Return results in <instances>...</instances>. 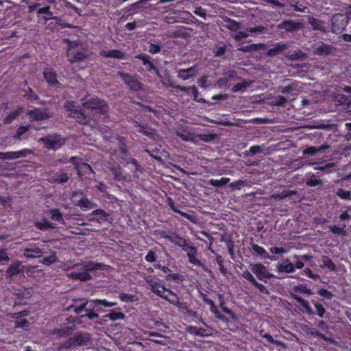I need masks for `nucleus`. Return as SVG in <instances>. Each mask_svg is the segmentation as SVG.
<instances>
[{
    "mask_svg": "<svg viewBox=\"0 0 351 351\" xmlns=\"http://www.w3.org/2000/svg\"><path fill=\"white\" fill-rule=\"evenodd\" d=\"M36 226L38 229L41 230H45L49 228H54V227L52 226L51 223L47 220H43V221L37 222L36 223Z\"/></svg>",
    "mask_w": 351,
    "mask_h": 351,
    "instance_id": "nucleus-42",
    "label": "nucleus"
},
{
    "mask_svg": "<svg viewBox=\"0 0 351 351\" xmlns=\"http://www.w3.org/2000/svg\"><path fill=\"white\" fill-rule=\"evenodd\" d=\"M287 101V99L282 96H278L273 101V104L275 106H282Z\"/></svg>",
    "mask_w": 351,
    "mask_h": 351,
    "instance_id": "nucleus-53",
    "label": "nucleus"
},
{
    "mask_svg": "<svg viewBox=\"0 0 351 351\" xmlns=\"http://www.w3.org/2000/svg\"><path fill=\"white\" fill-rule=\"evenodd\" d=\"M152 291L158 295L162 297V298L169 302H171L170 300H169L167 295H165L164 293L165 292H168L169 293L173 295V293L171 290L166 289L163 285H162L160 283L158 282L156 284V285L153 287Z\"/></svg>",
    "mask_w": 351,
    "mask_h": 351,
    "instance_id": "nucleus-16",
    "label": "nucleus"
},
{
    "mask_svg": "<svg viewBox=\"0 0 351 351\" xmlns=\"http://www.w3.org/2000/svg\"><path fill=\"white\" fill-rule=\"evenodd\" d=\"M289 47V45L287 43H276L274 47L269 49L267 51L266 55L269 57H274L282 53Z\"/></svg>",
    "mask_w": 351,
    "mask_h": 351,
    "instance_id": "nucleus-13",
    "label": "nucleus"
},
{
    "mask_svg": "<svg viewBox=\"0 0 351 351\" xmlns=\"http://www.w3.org/2000/svg\"><path fill=\"white\" fill-rule=\"evenodd\" d=\"M51 219L56 221H64L62 214L57 210H51Z\"/></svg>",
    "mask_w": 351,
    "mask_h": 351,
    "instance_id": "nucleus-57",
    "label": "nucleus"
},
{
    "mask_svg": "<svg viewBox=\"0 0 351 351\" xmlns=\"http://www.w3.org/2000/svg\"><path fill=\"white\" fill-rule=\"evenodd\" d=\"M111 171H112V174L114 176V178L117 180H125V178L123 176L121 169H117L115 167L111 168Z\"/></svg>",
    "mask_w": 351,
    "mask_h": 351,
    "instance_id": "nucleus-51",
    "label": "nucleus"
},
{
    "mask_svg": "<svg viewBox=\"0 0 351 351\" xmlns=\"http://www.w3.org/2000/svg\"><path fill=\"white\" fill-rule=\"evenodd\" d=\"M65 108L69 112V114L73 117L74 114V112L77 110L76 106L73 101H66L64 104Z\"/></svg>",
    "mask_w": 351,
    "mask_h": 351,
    "instance_id": "nucleus-47",
    "label": "nucleus"
},
{
    "mask_svg": "<svg viewBox=\"0 0 351 351\" xmlns=\"http://www.w3.org/2000/svg\"><path fill=\"white\" fill-rule=\"evenodd\" d=\"M21 263L20 261H16L8 268L6 273L10 278L23 271V269L21 268Z\"/></svg>",
    "mask_w": 351,
    "mask_h": 351,
    "instance_id": "nucleus-20",
    "label": "nucleus"
},
{
    "mask_svg": "<svg viewBox=\"0 0 351 351\" xmlns=\"http://www.w3.org/2000/svg\"><path fill=\"white\" fill-rule=\"evenodd\" d=\"M72 338L75 348L89 346L93 341L92 335L88 332H77Z\"/></svg>",
    "mask_w": 351,
    "mask_h": 351,
    "instance_id": "nucleus-6",
    "label": "nucleus"
},
{
    "mask_svg": "<svg viewBox=\"0 0 351 351\" xmlns=\"http://www.w3.org/2000/svg\"><path fill=\"white\" fill-rule=\"evenodd\" d=\"M69 180V175L61 170L50 178V182L53 183L64 184Z\"/></svg>",
    "mask_w": 351,
    "mask_h": 351,
    "instance_id": "nucleus-15",
    "label": "nucleus"
},
{
    "mask_svg": "<svg viewBox=\"0 0 351 351\" xmlns=\"http://www.w3.org/2000/svg\"><path fill=\"white\" fill-rule=\"evenodd\" d=\"M136 125H138L140 128V129L138 130V132L142 133L143 134L147 136H149L152 138L154 137L156 133L153 129L141 125L138 123H136Z\"/></svg>",
    "mask_w": 351,
    "mask_h": 351,
    "instance_id": "nucleus-34",
    "label": "nucleus"
},
{
    "mask_svg": "<svg viewBox=\"0 0 351 351\" xmlns=\"http://www.w3.org/2000/svg\"><path fill=\"white\" fill-rule=\"evenodd\" d=\"M167 203H168V205L171 207V208L175 213L180 214L181 215H182L183 217H184L185 218H186L187 219L190 220L192 222L194 221L193 217L192 215H189L187 213H183V212L178 210L176 208H175V206H174V202H173V200L171 198H170V197L168 198Z\"/></svg>",
    "mask_w": 351,
    "mask_h": 351,
    "instance_id": "nucleus-28",
    "label": "nucleus"
},
{
    "mask_svg": "<svg viewBox=\"0 0 351 351\" xmlns=\"http://www.w3.org/2000/svg\"><path fill=\"white\" fill-rule=\"evenodd\" d=\"M278 271L291 273L294 271V266L292 263H289V260L287 259L283 264H279L277 265Z\"/></svg>",
    "mask_w": 351,
    "mask_h": 351,
    "instance_id": "nucleus-24",
    "label": "nucleus"
},
{
    "mask_svg": "<svg viewBox=\"0 0 351 351\" xmlns=\"http://www.w3.org/2000/svg\"><path fill=\"white\" fill-rule=\"evenodd\" d=\"M230 178H222L219 180L211 179L209 180V184L214 186L221 187L228 184Z\"/></svg>",
    "mask_w": 351,
    "mask_h": 351,
    "instance_id": "nucleus-35",
    "label": "nucleus"
},
{
    "mask_svg": "<svg viewBox=\"0 0 351 351\" xmlns=\"http://www.w3.org/2000/svg\"><path fill=\"white\" fill-rule=\"evenodd\" d=\"M29 126H21L18 128L16 134L14 136L16 139H21V136L25 134L29 129Z\"/></svg>",
    "mask_w": 351,
    "mask_h": 351,
    "instance_id": "nucleus-54",
    "label": "nucleus"
},
{
    "mask_svg": "<svg viewBox=\"0 0 351 351\" xmlns=\"http://www.w3.org/2000/svg\"><path fill=\"white\" fill-rule=\"evenodd\" d=\"M160 235L162 237L169 240L172 243H175L176 245H178L179 247H183L187 243L186 241L184 238H182V237H179L177 234L168 235V234H165V232H162L160 234Z\"/></svg>",
    "mask_w": 351,
    "mask_h": 351,
    "instance_id": "nucleus-17",
    "label": "nucleus"
},
{
    "mask_svg": "<svg viewBox=\"0 0 351 351\" xmlns=\"http://www.w3.org/2000/svg\"><path fill=\"white\" fill-rule=\"evenodd\" d=\"M297 194L296 191H292V190H284L280 194H274L271 195V198L276 199H282L285 197H291L293 195H295Z\"/></svg>",
    "mask_w": 351,
    "mask_h": 351,
    "instance_id": "nucleus-29",
    "label": "nucleus"
},
{
    "mask_svg": "<svg viewBox=\"0 0 351 351\" xmlns=\"http://www.w3.org/2000/svg\"><path fill=\"white\" fill-rule=\"evenodd\" d=\"M71 348H75L72 337H71L64 342L60 343L58 347V350L64 351V350H68Z\"/></svg>",
    "mask_w": 351,
    "mask_h": 351,
    "instance_id": "nucleus-33",
    "label": "nucleus"
},
{
    "mask_svg": "<svg viewBox=\"0 0 351 351\" xmlns=\"http://www.w3.org/2000/svg\"><path fill=\"white\" fill-rule=\"evenodd\" d=\"M103 267V264L96 263L94 262H88L84 265V269L85 271H93L94 269H101Z\"/></svg>",
    "mask_w": 351,
    "mask_h": 351,
    "instance_id": "nucleus-39",
    "label": "nucleus"
},
{
    "mask_svg": "<svg viewBox=\"0 0 351 351\" xmlns=\"http://www.w3.org/2000/svg\"><path fill=\"white\" fill-rule=\"evenodd\" d=\"M105 317H109L112 321H115L117 319H123L125 317V315L123 313L112 312L106 315Z\"/></svg>",
    "mask_w": 351,
    "mask_h": 351,
    "instance_id": "nucleus-43",
    "label": "nucleus"
},
{
    "mask_svg": "<svg viewBox=\"0 0 351 351\" xmlns=\"http://www.w3.org/2000/svg\"><path fill=\"white\" fill-rule=\"evenodd\" d=\"M250 268L259 280L269 279L274 277V275L270 274L266 267L261 263L250 264Z\"/></svg>",
    "mask_w": 351,
    "mask_h": 351,
    "instance_id": "nucleus-7",
    "label": "nucleus"
},
{
    "mask_svg": "<svg viewBox=\"0 0 351 351\" xmlns=\"http://www.w3.org/2000/svg\"><path fill=\"white\" fill-rule=\"evenodd\" d=\"M252 84L253 81H243V82L238 83L237 84L234 86L232 88V90L234 93L243 90L245 88L251 86Z\"/></svg>",
    "mask_w": 351,
    "mask_h": 351,
    "instance_id": "nucleus-31",
    "label": "nucleus"
},
{
    "mask_svg": "<svg viewBox=\"0 0 351 351\" xmlns=\"http://www.w3.org/2000/svg\"><path fill=\"white\" fill-rule=\"evenodd\" d=\"M82 169V173H93V170L92 167L87 163H82L81 167Z\"/></svg>",
    "mask_w": 351,
    "mask_h": 351,
    "instance_id": "nucleus-61",
    "label": "nucleus"
},
{
    "mask_svg": "<svg viewBox=\"0 0 351 351\" xmlns=\"http://www.w3.org/2000/svg\"><path fill=\"white\" fill-rule=\"evenodd\" d=\"M328 228L330 230L335 234L340 235L341 237H345L347 234V232L344 228H339L336 226H330Z\"/></svg>",
    "mask_w": 351,
    "mask_h": 351,
    "instance_id": "nucleus-40",
    "label": "nucleus"
},
{
    "mask_svg": "<svg viewBox=\"0 0 351 351\" xmlns=\"http://www.w3.org/2000/svg\"><path fill=\"white\" fill-rule=\"evenodd\" d=\"M52 333L58 337H66L69 336L70 330L68 327L64 328L55 329Z\"/></svg>",
    "mask_w": 351,
    "mask_h": 351,
    "instance_id": "nucleus-38",
    "label": "nucleus"
},
{
    "mask_svg": "<svg viewBox=\"0 0 351 351\" xmlns=\"http://www.w3.org/2000/svg\"><path fill=\"white\" fill-rule=\"evenodd\" d=\"M226 243V247L228 248L229 254L231 255L232 257L234 256V251L233 248L234 246V243L231 239H225L224 240Z\"/></svg>",
    "mask_w": 351,
    "mask_h": 351,
    "instance_id": "nucleus-56",
    "label": "nucleus"
},
{
    "mask_svg": "<svg viewBox=\"0 0 351 351\" xmlns=\"http://www.w3.org/2000/svg\"><path fill=\"white\" fill-rule=\"evenodd\" d=\"M241 276L247 280L249 282H250L252 284L255 282V278L253 276V275L247 270L243 271V273L241 274Z\"/></svg>",
    "mask_w": 351,
    "mask_h": 351,
    "instance_id": "nucleus-58",
    "label": "nucleus"
},
{
    "mask_svg": "<svg viewBox=\"0 0 351 351\" xmlns=\"http://www.w3.org/2000/svg\"><path fill=\"white\" fill-rule=\"evenodd\" d=\"M70 162L75 166L76 169L77 170V174L79 176H82V169L81 165H82V160L79 157L73 156L70 158Z\"/></svg>",
    "mask_w": 351,
    "mask_h": 351,
    "instance_id": "nucleus-37",
    "label": "nucleus"
},
{
    "mask_svg": "<svg viewBox=\"0 0 351 351\" xmlns=\"http://www.w3.org/2000/svg\"><path fill=\"white\" fill-rule=\"evenodd\" d=\"M27 114L32 120L41 121L47 119L53 116L48 109L35 108L29 110Z\"/></svg>",
    "mask_w": 351,
    "mask_h": 351,
    "instance_id": "nucleus-8",
    "label": "nucleus"
},
{
    "mask_svg": "<svg viewBox=\"0 0 351 351\" xmlns=\"http://www.w3.org/2000/svg\"><path fill=\"white\" fill-rule=\"evenodd\" d=\"M332 32L335 34H340L346 27L348 19L342 14H335L332 19Z\"/></svg>",
    "mask_w": 351,
    "mask_h": 351,
    "instance_id": "nucleus-4",
    "label": "nucleus"
},
{
    "mask_svg": "<svg viewBox=\"0 0 351 351\" xmlns=\"http://www.w3.org/2000/svg\"><path fill=\"white\" fill-rule=\"evenodd\" d=\"M322 263H323L324 266L328 268L329 269H330V270L335 269V265L327 256H323Z\"/></svg>",
    "mask_w": 351,
    "mask_h": 351,
    "instance_id": "nucleus-48",
    "label": "nucleus"
},
{
    "mask_svg": "<svg viewBox=\"0 0 351 351\" xmlns=\"http://www.w3.org/2000/svg\"><path fill=\"white\" fill-rule=\"evenodd\" d=\"M286 57L291 60H304L306 56L301 50H297L293 53H288Z\"/></svg>",
    "mask_w": 351,
    "mask_h": 351,
    "instance_id": "nucleus-27",
    "label": "nucleus"
},
{
    "mask_svg": "<svg viewBox=\"0 0 351 351\" xmlns=\"http://www.w3.org/2000/svg\"><path fill=\"white\" fill-rule=\"evenodd\" d=\"M118 75L123 80L124 83L134 91H138L143 89V84L140 82L135 76L128 73L119 72Z\"/></svg>",
    "mask_w": 351,
    "mask_h": 351,
    "instance_id": "nucleus-5",
    "label": "nucleus"
},
{
    "mask_svg": "<svg viewBox=\"0 0 351 351\" xmlns=\"http://www.w3.org/2000/svg\"><path fill=\"white\" fill-rule=\"evenodd\" d=\"M73 113L74 114L72 117L75 119L77 121L82 124H87L94 118L93 113L91 112H88L84 108L80 110H77Z\"/></svg>",
    "mask_w": 351,
    "mask_h": 351,
    "instance_id": "nucleus-10",
    "label": "nucleus"
},
{
    "mask_svg": "<svg viewBox=\"0 0 351 351\" xmlns=\"http://www.w3.org/2000/svg\"><path fill=\"white\" fill-rule=\"evenodd\" d=\"M93 302H95L99 304H101L106 307H111V306H114L117 304L116 302H109L105 300H93Z\"/></svg>",
    "mask_w": 351,
    "mask_h": 351,
    "instance_id": "nucleus-59",
    "label": "nucleus"
},
{
    "mask_svg": "<svg viewBox=\"0 0 351 351\" xmlns=\"http://www.w3.org/2000/svg\"><path fill=\"white\" fill-rule=\"evenodd\" d=\"M337 195L341 199H351V192L345 191L342 189H338V191L337 192Z\"/></svg>",
    "mask_w": 351,
    "mask_h": 351,
    "instance_id": "nucleus-49",
    "label": "nucleus"
},
{
    "mask_svg": "<svg viewBox=\"0 0 351 351\" xmlns=\"http://www.w3.org/2000/svg\"><path fill=\"white\" fill-rule=\"evenodd\" d=\"M29 152L28 150L25 149L19 152H8L5 153H0V159L3 160H14L16 158H19L21 157H25L27 153Z\"/></svg>",
    "mask_w": 351,
    "mask_h": 351,
    "instance_id": "nucleus-11",
    "label": "nucleus"
},
{
    "mask_svg": "<svg viewBox=\"0 0 351 351\" xmlns=\"http://www.w3.org/2000/svg\"><path fill=\"white\" fill-rule=\"evenodd\" d=\"M100 54L101 56L105 58H113L117 59H122L125 56L123 51L117 49L110 51H101Z\"/></svg>",
    "mask_w": 351,
    "mask_h": 351,
    "instance_id": "nucleus-21",
    "label": "nucleus"
},
{
    "mask_svg": "<svg viewBox=\"0 0 351 351\" xmlns=\"http://www.w3.org/2000/svg\"><path fill=\"white\" fill-rule=\"evenodd\" d=\"M223 26L226 28L234 32L241 29V23L230 19H226L224 21Z\"/></svg>",
    "mask_w": 351,
    "mask_h": 351,
    "instance_id": "nucleus-26",
    "label": "nucleus"
},
{
    "mask_svg": "<svg viewBox=\"0 0 351 351\" xmlns=\"http://www.w3.org/2000/svg\"><path fill=\"white\" fill-rule=\"evenodd\" d=\"M315 307L316 308V311H317V314L320 317H323L325 312H326V310L325 308H324V306L322 305V304H316L315 305Z\"/></svg>",
    "mask_w": 351,
    "mask_h": 351,
    "instance_id": "nucleus-64",
    "label": "nucleus"
},
{
    "mask_svg": "<svg viewBox=\"0 0 351 351\" xmlns=\"http://www.w3.org/2000/svg\"><path fill=\"white\" fill-rule=\"evenodd\" d=\"M149 335L150 337H156L155 339H152V341L156 343H159V344H161V345H166L167 344V342L163 341V340H161L160 339L161 338H165L164 336H162V335L159 334V333H157V332H151L149 333Z\"/></svg>",
    "mask_w": 351,
    "mask_h": 351,
    "instance_id": "nucleus-41",
    "label": "nucleus"
},
{
    "mask_svg": "<svg viewBox=\"0 0 351 351\" xmlns=\"http://www.w3.org/2000/svg\"><path fill=\"white\" fill-rule=\"evenodd\" d=\"M69 44V49L67 52L68 60L71 62H79L87 58V53L84 50H77L75 51L73 49L76 45L75 42H71L69 40H66Z\"/></svg>",
    "mask_w": 351,
    "mask_h": 351,
    "instance_id": "nucleus-2",
    "label": "nucleus"
},
{
    "mask_svg": "<svg viewBox=\"0 0 351 351\" xmlns=\"http://www.w3.org/2000/svg\"><path fill=\"white\" fill-rule=\"evenodd\" d=\"M75 205L80 206L81 208H92L96 206V204L95 203L90 201L87 198H82L77 202V203L75 204Z\"/></svg>",
    "mask_w": 351,
    "mask_h": 351,
    "instance_id": "nucleus-32",
    "label": "nucleus"
},
{
    "mask_svg": "<svg viewBox=\"0 0 351 351\" xmlns=\"http://www.w3.org/2000/svg\"><path fill=\"white\" fill-rule=\"evenodd\" d=\"M43 252L38 247H29L24 249L23 255L28 258H34L37 257H41Z\"/></svg>",
    "mask_w": 351,
    "mask_h": 351,
    "instance_id": "nucleus-18",
    "label": "nucleus"
},
{
    "mask_svg": "<svg viewBox=\"0 0 351 351\" xmlns=\"http://www.w3.org/2000/svg\"><path fill=\"white\" fill-rule=\"evenodd\" d=\"M266 49V45L263 43L252 44L248 46L242 47L239 48V50L243 52H252L258 50Z\"/></svg>",
    "mask_w": 351,
    "mask_h": 351,
    "instance_id": "nucleus-22",
    "label": "nucleus"
},
{
    "mask_svg": "<svg viewBox=\"0 0 351 351\" xmlns=\"http://www.w3.org/2000/svg\"><path fill=\"white\" fill-rule=\"evenodd\" d=\"M57 260V256L56 252H53L50 256L44 258L43 260V263L45 265H50L51 264L55 263Z\"/></svg>",
    "mask_w": 351,
    "mask_h": 351,
    "instance_id": "nucleus-45",
    "label": "nucleus"
},
{
    "mask_svg": "<svg viewBox=\"0 0 351 351\" xmlns=\"http://www.w3.org/2000/svg\"><path fill=\"white\" fill-rule=\"evenodd\" d=\"M333 47L324 43H319L315 48L313 53L318 56H328L332 53Z\"/></svg>",
    "mask_w": 351,
    "mask_h": 351,
    "instance_id": "nucleus-12",
    "label": "nucleus"
},
{
    "mask_svg": "<svg viewBox=\"0 0 351 351\" xmlns=\"http://www.w3.org/2000/svg\"><path fill=\"white\" fill-rule=\"evenodd\" d=\"M306 184L310 186H315L322 184V181L321 180L315 179V175H312L308 179H307Z\"/></svg>",
    "mask_w": 351,
    "mask_h": 351,
    "instance_id": "nucleus-44",
    "label": "nucleus"
},
{
    "mask_svg": "<svg viewBox=\"0 0 351 351\" xmlns=\"http://www.w3.org/2000/svg\"><path fill=\"white\" fill-rule=\"evenodd\" d=\"M1 261H10V258L8 256V253L5 249L0 250V262Z\"/></svg>",
    "mask_w": 351,
    "mask_h": 351,
    "instance_id": "nucleus-63",
    "label": "nucleus"
},
{
    "mask_svg": "<svg viewBox=\"0 0 351 351\" xmlns=\"http://www.w3.org/2000/svg\"><path fill=\"white\" fill-rule=\"evenodd\" d=\"M199 137L202 141L204 142H210L216 138L217 135L214 134H200L199 135Z\"/></svg>",
    "mask_w": 351,
    "mask_h": 351,
    "instance_id": "nucleus-52",
    "label": "nucleus"
},
{
    "mask_svg": "<svg viewBox=\"0 0 351 351\" xmlns=\"http://www.w3.org/2000/svg\"><path fill=\"white\" fill-rule=\"evenodd\" d=\"M294 289L295 291H300L302 293H305V294H308V295H311L312 294V292L311 291V289L306 288V287H304V286H296Z\"/></svg>",
    "mask_w": 351,
    "mask_h": 351,
    "instance_id": "nucleus-62",
    "label": "nucleus"
},
{
    "mask_svg": "<svg viewBox=\"0 0 351 351\" xmlns=\"http://www.w3.org/2000/svg\"><path fill=\"white\" fill-rule=\"evenodd\" d=\"M137 59L141 60L143 64L147 66L148 71H151L152 69H154V65L152 62H151L147 56L143 54H139L135 57Z\"/></svg>",
    "mask_w": 351,
    "mask_h": 351,
    "instance_id": "nucleus-36",
    "label": "nucleus"
},
{
    "mask_svg": "<svg viewBox=\"0 0 351 351\" xmlns=\"http://www.w3.org/2000/svg\"><path fill=\"white\" fill-rule=\"evenodd\" d=\"M278 29H284L287 32H294L304 27L303 23L293 20L283 21L278 25Z\"/></svg>",
    "mask_w": 351,
    "mask_h": 351,
    "instance_id": "nucleus-9",
    "label": "nucleus"
},
{
    "mask_svg": "<svg viewBox=\"0 0 351 351\" xmlns=\"http://www.w3.org/2000/svg\"><path fill=\"white\" fill-rule=\"evenodd\" d=\"M292 296L303 308H306L309 305L308 302L301 297L297 295H293Z\"/></svg>",
    "mask_w": 351,
    "mask_h": 351,
    "instance_id": "nucleus-60",
    "label": "nucleus"
},
{
    "mask_svg": "<svg viewBox=\"0 0 351 351\" xmlns=\"http://www.w3.org/2000/svg\"><path fill=\"white\" fill-rule=\"evenodd\" d=\"M197 75L196 66H192L186 69H180L178 71V77L183 80H186Z\"/></svg>",
    "mask_w": 351,
    "mask_h": 351,
    "instance_id": "nucleus-14",
    "label": "nucleus"
},
{
    "mask_svg": "<svg viewBox=\"0 0 351 351\" xmlns=\"http://www.w3.org/2000/svg\"><path fill=\"white\" fill-rule=\"evenodd\" d=\"M20 112L17 110L11 112L8 114L4 119V123L8 124L10 123L13 119L17 117L19 115Z\"/></svg>",
    "mask_w": 351,
    "mask_h": 351,
    "instance_id": "nucleus-55",
    "label": "nucleus"
},
{
    "mask_svg": "<svg viewBox=\"0 0 351 351\" xmlns=\"http://www.w3.org/2000/svg\"><path fill=\"white\" fill-rule=\"evenodd\" d=\"M69 278L73 279H78L81 281H87L91 279V276L87 272H72L67 275Z\"/></svg>",
    "mask_w": 351,
    "mask_h": 351,
    "instance_id": "nucleus-25",
    "label": "nucleus"
},
{
    "mask_svg": "<svg viewBox=\"0 0 351 351\" xmlns=\"http://www.w3.org/2000/svg\"><path fill=\"white\" fill-rule=\"evenodd\" d=\"M186 330L189 332L194 334L195 335H199V336L204 335V333L205 332V330H204L202 328H197L195 326H189L187 328Z\"/></svg>",
    "mask_w": 351,
    "mask_h": 351,
    "instance_id": "nucleus-46",
    "label": "nucleus"
},
{
    "mask_svg": "<svg viewBox=\"0 0 351 351\" xmlns=\"http://www.w3.org/2000/svg\"><path fill=\"white\" fill-rule=\"evenodd\" d=\"M196 255H197V250L196 249H195V252H189L187 254L190 263H193L195 265H200L201 263L198 259L196 258V257H195Z\"/></svg>",
    "mask_w": 351,
    "mask_h": 351,
    "instance_id": "nucleus-50",
    "label": "nucleus"
},
{
    "mask_svg": "<svg viewBox=\"0 0 351 351\" xmlns=\"http://www.w3.org/2000/svg\"><path fill=\"white\" fill-rule=\"evenodd\" d=\"M47 149H57L65 143V139L58 134H51L40 138Z\"/></svg>",
    "mask_w": 351,
    "mask_h": 351,
    "instance_id": "nucleus-3",
    "label": "nucleus"
},
{
    "mask_svg": "<svg viewBox=\"0 0 351 351\" xmlns=\"http://www.w3.org/2000/svg\"><path fill=\"white\" fill-rule=\"evenodd\" d=\"M308 21L313 30H318L323 33L326 32L324 23L313 16L308 17Z\"/></svg>",
    "mask_w": 351,
    "mask_h": 351,
    "instance_id": "nucleus-19",
    "label": "nucleus"
},
{
    "mask_svg": "<svg viewBox=\"0 0 351 351\" xmlns=\"http://www.w3.org/2000/svg\"><path fill=\"white\" fill-rule=\"evenodd\" d=\"M252 250L258 255L263 256L267 258L272 259V258L269 255V254L266 252V250L262 247L258 245L257 244L252 243L251 245Z\"/></svg>",
    "mask_w": 351,
    "mask_h": 351,
    "instance_id": "nucleus-30",
    "label": "nucleus"
},
{
    "mask_svg": "<svg viewBox=\"0 0 351 351\" xmlns=\"http://www.w3.org/2000/svg\"><path fill=\"white\" fill-rule=\"evenodd\" d=\"M82 105L84 109L91 112L93 117L97 113L106 115L108 110V105L104 100L90 95H87L82 99Z\"/></svg>",
    "mask_w": 351,
    "mask_h": 351,
    "instance_id": "nucleus-1",
    "label": "nucleus"
},
{
    "mask_svg": "<svg viewBox=\"0 0 351 351\" xmlns=\"http://www.w3.org/2000/svg\"><path fill=\"white\" fill-rule=\"evenodd\" d=\"M45 80L51 85L58 84L57 80L56 74L51 69H45L43 72Z\"/></svg>",
    "mask_w": 351,
    "mask_h": 351,
    "instance_id": "nucleus-23",
    "label": "nucleus"
}]
</instances>
